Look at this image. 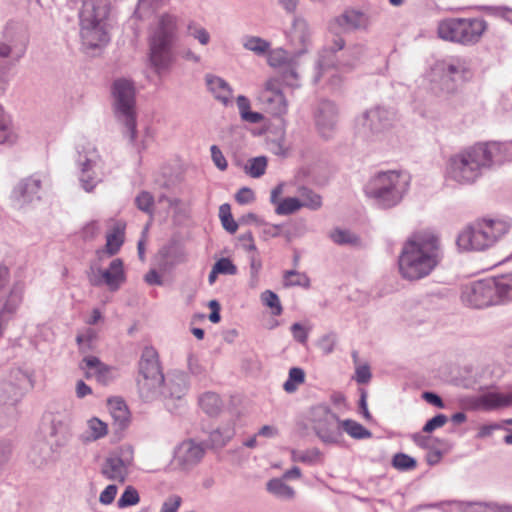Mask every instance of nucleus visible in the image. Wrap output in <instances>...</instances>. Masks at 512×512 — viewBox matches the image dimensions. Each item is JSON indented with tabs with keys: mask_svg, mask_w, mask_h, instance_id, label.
I'll list each match as a JSON object with an SVG mask.
<instances>
[{
	"mask_svg": "<svg viewBox=\"0 0 512 512\" xmlns=\"http://www.w3.org/2000/svg\"><path fill=\"white\" fill-rule=\"evenodd\" d=\"M442 257L438 236L418 233L404 244L398 260L399 271L405 279L419 280L428 276Z\"/></svg>",
	"mask_w": 512,
	"mask_h": 512,
	"instance_id": "nucleus-1",
	"label": "nucleus"
},
{
	"mask_svg": "<svg viewBox=\"0 0 512 512\" xmlns=\"http://www.w3.org/2000/svg\"><path fill=\"white\" fill-rule=\"evenodd\" d=\"M178 38V19L175 15H160L148 37V60L154 72L161 76L169 72L176 61L174 45Z\"/></svg>",
	"mask_w": 512,
	"mask_h": 512,
	"instance_id": "nucleus-2",
	"label": "nucleus"
},
{
	"mask_svg": "<svg viewBox=\"0 0 512 512\" xmlns=\"http://www.w3.org/2000/svg\"><path fill=\"white\" fill-rule=\"evenodd\" d=\"M111 95L114 116L124 126V136L140 153L147 146L144 141H137L136 89L133 81L126 78L115 79L111 86Z\"/></svg>",
	"mask_w": 512,
	"mask_h": 512,
	"instance_id": "nucleus-3",
	"label": "nucleus"
},
{
	"mask_svg": "<svg viewBox=\"0 0 512 512\" xmlns=\"http://www.w3.org/2000/svg\"><path fill=\"white\" fill-rule=\"evenodd\" d=\"M410 187L407 173L390 170L381 171L365 185V195L381 209H390L401 203Z\"/></svg>",
	"mask_w": 512,
	"mask_h": 512,
	"instance_id": "nucleus-4",
	"label": "nucleus"
},
{
	"mask_svg": "<svg viewBox=\"0 0 512 512\" xmlns=\"http://www.w3.org/2000/svg\"><path fill=\"white\" fill-rule=\"evenodd\" d=\"M110 12L108 0H83L79 12L82 44L94 49L109 42L107 19Z\"/></svg>",
	"mask_w": 512,
	"mask_h": 512,
	"instance_id": "nucleus-5",
	"label": "nucleus"
},
{
	"mask_svg": "<svg viewBox=\"0 0 512 512\" xmlns=\"http://www.w3.org/2000/svg\"><path fill=\"white\" fill-rule=\"evenodd\" d=\"M427 77L430 82V90L435 95L454 93L459 82H465L472 78L470 62L460 56H447L432 65Z\"/></svg>",
	"mask_w": 512,
	"mask_h": 512,
	"instance_id": "nucleus-6",
	"label": "nucleus"
},
{
	"mask_svg": "<svg viewBox=\"0 0 512 512\" xmlns=\"http://www.w3.org/2000/svg\"><path fill=\"white\" fill-rule=\"evenodd\" d=\"M345 45L344 38L336 35L322 50L317 61L318 75L315 81H319L330 68H352L365 57L367 52L365 45L353 44L347 48Z\"/></svg>",
	"mask_w": 512,
	"mask_h": 512,
	"instance_id": "nucleus-7",
	"label": "nucleus"
},
{
	"mask_svg": "<svg viewBox=\"0 0 512 512\" xmlns=\"http://www.w3.org/2000/svg\"><path fill=\"white\" fill-rule=\"evenodd\" d=\"M480 175V144L460 150L447 161L445 176L459 184H472Z\"/></svg>",
	"mask_w": 512,
	"mask_h": 512,
	"instance_id": "nucleus-8",
	"label": "nucleus"
},
{
	"mask_svg": "<svg viewBox=\"0 0 512 512\" xmlns=\"http://www.w3.org/2000/svg\"><path fill=\"white\" fill-rule=\"evenodd\" d=\"M138 369L137 386L140 396L145 401H152L158 397V389L164 381L159 356L153 347L146 346L143 349Z\"/></svg>",
	"mask_w": 512,
	"mask_h": 512,
	"instance_id": "nucleus-9",
	"label": "nucleus"
},
{
	"mask_svg": "<svg viewBox=\"0 0 512 512\" xmlns=\"http://www.w3.org/2000/svg\"><path fill=\"white\" fill-rule=\"evenodd\" d=\"M437 34L445 41L473 45L480 39V21L476 18H447L438 23Z\"/></svg>",
	"mask_w": 512,
	"mask_h": 512,
	"instance_id": "nucleus-10",
	"label": "nucleus"
},
{
	"mask_svg": "<svg viewBox=\"0 0 512 512\" xmlns=\"http://www.w3.org/2000/svg\"><path fill=\"white\" fill-rule=\"evenodd\" d=\"M309 420L317 437L324 444H339L342 438L341 421L326 404L310 409Z\"/></svg>",
	"mask_w": 512,
	"mask_h": 512,
	"instance_id": "nucleus-11",
	"label": "nucleus"
},
{
	"mask_svg": "<svg viewBox=\"0 0 512 512\" xmlns=\"http://www.w3.org/2000/svg\"><path fill=\"white\" fill-rule=\"evenodd\" d=\"M512 301V271L482 279V307Z\"/></svg>",
	"mask_w": 512,
	"mask_h": 512,
	"instance_id": "nucleus-12",
	"label": "nucleus"
},
{
	"mask_svg": "<svg viewBox=\"0 0 512 512\" xmlns=\"http://www.w3.org/2000/svg\"><path fill=\"white\" fill-rule=\"evenodd\" d=\"M395 120V112L391 109L376 106L366 110L360 118L358 125L365 137L378 136L388 130Z\"/></svg>",
	"mask_w": 512,
	"mask_h": 512,
	"instance_id": "nucleus-13",
	"label": "nucleus"
},
{
	"mask_svg": "<svg viewBox=\"0 0 512 512\" xmlns=\"http://www.w3.org/2000/svg\"><path fill=\"white\" fill-rule=\"evenodd\" d=\"M207 449L205 442L184 440L175 447L172 464L181 471L189 472L201 463Z\"/></svg>",
	"mask_w": 512,
	"mask_h": 512,
	"instance_id": "nucleus-14",
	"label": "nucleus"
},
{
	"mask_svg": "<svg viewBox=\"0 0 512 512\" xmlns=\"http://www.w3.org/2000/svg\"><path fill=\"white\" fill-rule=\"evenodd\" d=\"M133 461V451L130 447H121L112 452L103 462L101 474L108 480L124 483L129 467Z\"/></svg>",
	"mask_w": 512,
	"mask_h": 512,
	"instance_id": "nucleus-15",
	"label": "nucleus"
},
{
	"mask_svg": "<svg viewBox=\"0 0 512 512\" xmlns=\"http://www.w3.org/2000/svg\"><path fill=\"white\" fill-rule=\"evenodd\" d=\"M314 122L319 135L331 139L337 130L339 111L336 104L330 100H321L314 109Z\"/></svg>",
	"mask_w": 512,
	"mask_h": 512,
	"instance_id": "nucleus-16",
	"label": "nucleus"
},
{
	"mask_svg": "<svg viewBox=\"0 0 512 512\" xmlns=\"http://www.w3.org/2000/svg\"><path fill=\"white\" fill-rule=\"evenodd\" d=\"M91 270L92 272L88 274V279L92 286L97 287L105 284L110 291L114 292L126 281L124 263L120 258L113 259L108 269L102 270L98 268L97 272H94L93 267H91Z\"/></svg>",
	"mask_w": 512,
	"mask_h": 512,
	"instance_id": "nucleus-17",
	"label": "nucleus"
},
{
	"mask_svg": "<svg viewBox=\"0 0 512 512\" xmlns=\"http://www.w3.org/2000/svg\"><path fill=\"white\" fill-rule=\"evenodd\" d=\"M511 225V219L506 216L482 217V251L499 242L509 232Z\"/></svg>",
	"mask_w": 512,
	"mask_h": 512,
	"instance_id": "nucleus-18",
	"label": "nucleus"
},
{
	"mask_svg": "<svg viewBox=\"0 0 512 512\" xmlns=\"http://www.w3.org/2000/svg\"><path fill=\"white\" fill-rule=\"evenodd\" d=\"M98 159V152L90 143H88L87 146H83L82 150H78L77 162L81 169L80 182L83 189L87 192H91L101 181V179L92 172Z\"/></svg>",
	"mask_w": 512,
	"mask_h": 512,
	"instance_id": "nucleus-19",
	"label": "nucleus"
},
{
	"mask_svg": "<svg viewBox=\"0 0 512 512\" xmlns=\"http://www.w3.org/2000/svg\"><path fill=\"white\" fill-rule=\"evenodd\" d=\"M188 378L187 375L180 371H175L168 374L167 378L158 389V396L161 395L169 407L170 402L175 400H182L188 391Z\"/></svg>",
	"mask_w": 512,
	"mask_h": 512,
	"instance_id": "nucleus-20",
	"label": "nucleus"
},
{
	"mask_svg": "<svg viewBox=\"0 0 512 512\" xmlns=\"http://www.w3.org/2000/svg\"><path fill=\"white\" fill-rule=\"evenodd\" d=\"M367 25L368 17L365 13L355 9H345L331 21L330 30L336 36L340 32L347 33L364 29Z\"/></svg>",
	"mask_w": 512,
	"mask_h": 512,
	"instance_id": "nucleus-21",
	"label": "nucleus"
},
{
	"mask_svg": "<svg viewBox=\"0 0 512 512\" xmlns=\"http://www.w3.org/2000/svg\"><path fill=\"white\" fill-rule=\"evenodd\" d=\"M41 180L30 176L20 180L13 188L11 199L20 207L41 199Z\"/></svg>",
	"mask_w": 512,
	"mask_h": 512,
	"instance_id": "nucleus-22",
	"label": "nucleus"
},
{
	"mask_svg": "<svg viewBox=\"0 0 512 512\" xmlns=\"http://www.w3.org/2000/svg\"><path fill=\"white\" fill-rule=\"evenodd\" d=\"M511 160L512 143L492 141L482 146V168H492Z\"/></svg>",
	"mask_w": 512,
	"mask_h": 512,
	"instance_id": "nucleus-23",
	"label": "nucleus"
},
{
	"mask_svg": "<svg viewBox=\"0 0 512 512\" xmlns=\"http://www.w3.org/2000/svg\"><path fill=\"white\" fill-rule=\"evenodd\" d=\"M311 29L303 17H295L289 32V40L294 46V54L300 56L311 46Z\"/></svg>",
	"mask_w": 512,
	"mask_h": 512,
	"instance_id": "nucleus-24",
	"label": "nucleus"
},
{
	"mask_svg": "<svg viewBox=\"0 0 512 512\" xmlns=\"http://www.w3.org/2000/svg\"><path fill=\"white\" fill-rule=\"evenodd\" d=\"M7 70L0 68V96L4 94L7 87ZM17 135L11 123V119L0 106V144H12L16 141Z\"/></svg>",
	"mask_w": 512,
	"mask_h": 512,
	"instance_id": "nucleus-25",
	"label": "nucleus"
},
{
	"mask_svg": "<svg viewBox=\"0 0 512 512\" xmlns=\"http://www.w3.org/2000/svg\"><path fill=\"white\" fill-rule=\"evenodd\" d=\"M125 223L116 222L111 231L106 235V244L103 250H98L97 255L100 257L102 253H107L108 256L116 255L125 241Z\"/></svg>",
	"mask_w": 512,
	"mask_h": 512,
	"instance_id": "nucleus-26",
	"label": "nucleus"
},
{
	"mask_svg": "<svg viewBox=\"0 0 512 512\" xmlns=\"http://www.w3.org/2000/svg\"><path fill=\"white\" fill-rule=\"evenodd\" d=\"M205 82L208 90L214 95V97L227 105L232 96V88L230 85L221 77L207 74L205 76Z\"/></svg>",
	"mask_w": 512,
	"mask_h": 512,
	"instance_id": "nucleus-27",
	"label": "nucleus"
},
{
	"mask_svg": "<svg viewBox=\"0 0 512 512\" xmlns=\"http://www.w3.org/2000/svg\"><path fill=\"white\" fill-rule=\"evenodd\" d=\"M259 100L265 109L273 116H283L288 111V102L284 94H272L261 92Z\"/></svg>",
	"mask_w": 512,
	"mask_h": 512,
	"instance_id": "nucleus-28",
	"label": "nucleus"
},
{
	"mask_svg": "<svg viewBox=\"0 0 512 512\" xmlns=\"http://www.w3.org/2000/svg\"><path fill=\"white\" fill-rule=\"evenodd\" d=\"M512 404V392L500 393L482 390V409L493 410L508 407Z\"/></svg>",
	"mask_w": 512,
	"mask_h": 512,
	"instance_id": "nucleus-29",
	"label": "nucleus"
},
{
	"mask_svg": "<svg viewBox=\"0 0 512 512\" xmlns=\"http://www.w3.org/2000/svg\"><path fill=\"white\" fill-rule=\"evenodd\" d=\"M107 433V424L97 417H92L87 421V430L81 434L80 439L83 443L94 442L106 436Z\"/></svg>",
	"mask_w": 512,
	"mask_h": 512,
	"instance_id": "nucleus-30",
	"label": "nucleus"
},
{
	"mask_svg": "<svg viewBox=\"0 0 512 512\" xmlns=\"http://www.w3.org/2000/svg\"><path fill=\"white\" fill-rule=\"evenodd\" d=\"M461 300L468 307H480V280H474L462 286Z\"/></svg>",
	"mask_w": 512,
	"mask_h": 512,
	"instance_id": "nucleus-31",
	"label": "nucleus"
},
{
	"mask_svg": "<svg viewBox=\"0 0 512 512\" xmlns=\"http://www.w3.org/2000/svg\"><path fill=\"white\" fill-rule=\"evenodd\" d=\"M22 302V292L16 287L10 289L7 298L0 310V315L12 320Z\"/></svg>",
	"mask_w": 512,
	"mask_h": 512,
	"instance_id": "nucleus-32",
	"label": "nucleus"
},
{
	"mask_svg": "<svg viewBox=\"0 0 512 512\" xmlns=\"http://www.w3.org/2000/svg\"><path fill=\"white\" fill-rule=\"evenodd\" d=\"M242 45L246 50L253 52L257 56H265L271 48L269 41L251 35L242 38Z\"/></svg>",
	"mask_w": 512,
	"mask_h": 512,
	"instance_id": "nucleus-33",
	"label": "nucleus"
},
{
	"mask_svg": "<svg viewBox=\"0 0 512 512\" xmlns=\"http://www.w3.org/2000/svg\"><path fill=\"white\" fill-rule=\"evenodd\" d=\"M269 493L281 499H292L295 495L294 489L287 485L281 478H273L266 484Z\"/></svg>",
	"mask_w": 512,
	"mask_h": 512,
	"instance_id": "nucleus-34",
	"label": "nucleus"
},
{
	"mask_svg": "<svg viewBox=\"0 0 512 512\" xmlns=\"http://www.w3.org/2000/svg\"><path fill=\"white\" fill-rule=\"evenodd\" d=\"M110 413L119 429H124L129 423V411L124 401L115 400L109 402Z\"/></svg>",
	"mask_w": 512,
	"mask_h": 512,
	"instance_id": "nucleus-35",
	"label": "nucleus"
},
{
	"mask_svg": "<svg viewBox=\"0 0 512 512\" xmlns=\"http://www.w3.org/2000/svg\"><path fill=\"white\" fill-rule=\"evenodd\" d=\"M199 405L206 414L214 416L220 412L222 401L216 393L206 392L199 398Z\"/></svg>",
	"mask_w": 512,
	"mask_h": 512,
	"instance_id": "nucleus-36",
	"label": "nucleus"
},
{
	"mask_svg": "<svg viewBox=\"0 0 512 512\" xmlns=\"http://www.w3.org/2000/svg\"><path fill=\"white\" fill-rule=\"evenodd\" d=\"M342 429L349 436L358 440L368 439L372 436L371 431L366 429L362 424L352 419H346L341 421V430Z\"/></svg>",
	"mask_w": 512,
	"mask_h": 512,
	"instance_id": "nucleus-37",
	"label": "nucleus"
},
{
	"mask_svg": "<svg viewBox=\"0 0 512 512\" xmlns=\"http://www.w3.org/2000/svg\"><path fill=\"white\" fill-rule=\"evenodd\" d=\"M450 506L451 512H478V502H464L457 500L442 501L438 503L428 504L427 508H440L442 506Z\"/></svg>",
	"mask_w": 512,
	"mask_h": 512,
	"instance_id": "nucleus-38",
	"label": "nucleus"
},
{
	"mask_svg": "<svg viewBox=\"0 0 512 512\" xmlns=\"http://www.w3.org/2000/svg\"><path fill=\"white\" fill-rule=\"evenodd\" d=\"M280 79L286 86L298 88L300 86L298 66L295 60H292L287 66L279 70Z\"/></svg>",
	"mask_w": 512,
	"mask_h": 512,
	"instance_id": "nucleus-39",
	"label": "nucleus"
},
{
	"mask_svg": "<svg viewBox=\"0 0 512 512\" xmlns=\"http://www.w3.org/2000/svg\"><path fill=\"white\" fill-rule=\"evenodd\" d=\"M475 229L468 224L457 236L456 245L460 251H471L474 247Z\"/></svg>",
	"mask_w": 512,
	"mask_h": 512,
	"instance_id": "nucleus-40",
	"label": "nucleus"
},
{
	"mask_svg": "<svg viewBox=\"0 0 512 512\" xmlns=\"http://www.w3.org/2000/svg\"><path fill=\"white\" fill-rule=\"evenodd\" d=\"M299 196L302 207L317 210L322 205L321 196L307 187H301L299 189Z\"/></svg>",
	"mask_w": 512,
	"mask_h": 512,
	"instance_id": "nucleus-41",
	"label": "nucleus"
},
{
	"mask_svg": "<svg viewBox=\"0 0 512 512\" xmlns=\"http://www.w3.org/2000/svg\"><path fill=\"white\" fill-rule=\"evenodd\" d=\"M267 55V62L269 66L273 68H278L281 70L283 67L287 66L293 59L288 56V53L281 48L269 50Z\"/></svg>",
	"mask_w": 512,
	"mask_h": 512,
	"instance_id": "nucleus-42",
	"label": "nucleus"
},
{
	"mask_svg": "<svg viewBox=\"0 0 512 512\" xmlns=\"http://www.w3.org/2000/svg\"><path fill=\"white\" fill-rule=\"evenodd\" d=\"M304 381V370L299 367H292L289 370L288 379L283 384V389L288 393H293L297 390V386L304 383Z\"/></svg>",
	"mask_w": 512,
	"mask_h": 512,
	"instance_id": "nucleus-43",
	"label": "nucleus"
},
{
	"mask_svg": "<svg viewBox=\"0 0 512 512\" xmlns=\"http://www.w3.org/2000/svg\"><path fill=\"white\" fill-rule=\"evenodd\" d=\"M284 286H300L308 288L310 286V279L305 273H301L296 270H289L284 273Z\"/></svg>",
	"mask_w": 512,
	"mask_h": 512,
	"instance_id": "nucleus-44",
	"label": "nucleus"
},
{
	"mask_svg": "<svg viewBox=\"0 0 512 512\" xmlns=\"http://www.w3.org/2000/svg\"><path fill=\"white\" fill-rule=\"evenodd\" d=\"M267 167V158L258 156L251 158L245 166V172L253 178H259L265 174Z\"/></svg>",
	"mask_w": 512,
	"mask_h": 512,
	"instance_id": "nucleus-45",
	"label": "nucleus"
},
{
	"mask_svg": "<svg viewBox=\"0 0 512 512\" xmlns=\"http://www.w3.org/2000/svg\"><path fill=\"white\" fill-rule=\"evenodd\" d=\"M219 218L221 220L223 228L227 232L234 234L237 231L238 224L233 219L231 207L228 203H224L219 207Z\"/></svg>",
	"mask_w": 512,
	"mask_h": 512,
	"instance_id": "nucleus-46",
	"label": "nucleus"
},
{
	"mask_svg": "<svg viewBox=\"0 0 512 512\" xmlns=\"http://www.w3.org/2000/svg\"><path fill=\"white\" fill-rule=\"evenodd\" d=\"M322 458V453L318 448H312L305 451L297 452L295 450L292 451V460L302 462L305 464H315L319 462Z\"/></svg>",
	"mask_w": 512,
	"mask_h": 512,
	"instance_id": "nucleus-47",
	"label": "nucleus"
},
{
	"mask_svg": "<svg viewBox=\"0 0 512 512\" xmlns=\"http://www.w3.org/2000/svg\"><path fill=\"white\" fill-rule=\"evenodd\" d=\"M392 465L394 468L400 471L413 470L417 466L415 458L405 453H397L393 456Z\"/></svg>",
	"mask_w": 512,
	"mask_h": 512,
	"instance_id": "nucleus-48",
	"label": "nucleus"
},
{
	"mask_svg": "<svg viewBox=\"0 0 512 512\" xmlns=\"http://www.w3.org/2000/svg\"><path fill=\"white\" fill-rule=\"evenodd\" d=\"M261 300L264 305L272 309V314L274 316H280L282 314L283 308L280 303V299L275 292L271 290H265L261 294Z\"/></svg>",
	"mask_w": 512,
	"mask_h": 512,
	"instance_id": "nucleus-49",
	"label": "nucleus"
},
{
	"mask_svg": "<svg viewBox=\"0 0 512 512\" xmlns=\"http://www.w3.org/2000/svg\"><path fill=\"white\" fill-rule=\"evenodd\" d=\"M139 501L140 496L136 488L133 486H127L118 499L117 506L119 508H126L138 504Z\"/></svg>",
	"mask_w": 512,
	"mask_h": 512,
	"instance_id": "nucleus-50",
	"label": "nucleus"
},
{
	"mask_svg": "<svg viewBox=\"0 0 512 512\" xmlns=\"http://www.w3.org/2000/svg\"><path fill=\"white\" fill-rule=\"evenodd\" d=\"M302 207L299 198L296 197H287L285 198L279 205L276 207L275 212L278 215H289Z\"/></svg>",
	"mask_w": 512,
	"mask_h": 512,
	"instance_id": "nucleus-51",
	"label": "nucleus"
},
{
	"mask_svg": "<svg viewBox=\"0 0 512 512\" xmlns=\"http://www.w3.org/2000/svg\"><path fill=\"white\" fill-rule=\"evenodd\" d=\"M135 205L140 211L151 215L154 208V197L150 192L142 191L136 196Z\"/></svg>",
	"mask_w": 512,
	"mask_h": 512,
	"instance_id": "nucleus-52",
	"label": "nucleus"
},
{
	"mask_svg": "<svg viewBox=\"0 0 512 512\" xmlns=\"http://www.w3.org/2000/svg\"><path fill=\"white\" fill-rule=\"evenodd\" d=\"M233 435L234 430L232 428H226L223 431L216 429L210 433L209 439L213 447H223L227 444Z\"/></svg>",
	"mask_w": 512,
	"mask_h": 512,
	"instance_id": "nucleus-53",
	"label": "nucleus"
},
{
	"mask_svg": "<svg viewBox=\"0 0 512 512\" xmlns=\"http://www.w3.org/2000/svg\"><path fill=\"white\" fill-rule=\"evenodd\" d=\"M413 442L424 449H432L434 448V444L436 443L438 446H445L447 444L446 440L433 438L430 436L422 435L421 433H415L412 435Z\"/></svg>",
	"mask_w": 512,
	"mask_h": 512,
	"instance_id": "nucleus-54",
	"label": "nucleus"
},
{
	"mask_svg": "<svg viewBox=\"0 0 512 512\" xmlns=\"http://www.w3.org/2000/svg\"><path fill=\"white\" fill-rule=\"evenodd\" d=\"M331 239L339 245L356 244L359 240L354 233L341 229L334 230L331 233Z\"/></svg>",
	"mask_w": 512,
	"mask_h": 512,
	"instance_id": "nucleus-55",
	"label": "nucleus"
},
{
	"mask_svg": "<svg viewBox=\"0 0 512 512\" xmlns=\"http://www.w3.org/2000/svg\"><path fill=\"white\" fill-rule=\"evenodd\" d=\"M96 338V334L93 330L88 329L84 334H78L76 342L81 353H87L92 349L93 342Z\"/></svg>",
	"mask_w": 512,
	"mask_h": 512,
	"instance_id": "nucleus-56",
	"label": "nucleus"
},
{
	"mask_svg": "<svg viewBox=\"0 0 512 512\" xmlns=\"http://www.w3.org/2000/svg\"><path fill=\"white\" fill-rule=\"evenodd\" d=\"M187 30L188 34L198 40L201 45H207L210 42V34L204 27L190 23Z\"/></svg>",
	"mask_w": 512,
	"mask_h": 512,
	"instance_id": "nucleus-57",
	"label": "nucleus"
},
{
	"mask_svg": "<svg viewBox=\"0 0 512 512\" xmlns=\"http://www.w3.org/2000/svg\"><path fill=\"white\" fill-rule=\"evenodd\" d=\"M448 421V418L444 414H437L429 419L422 428V432L431 433L434 430L443 427Z\"/></svg>",
	"mask_w": 512,
	"mask_h": 512,
	"instance_id": "nucleus-58",
	"label": "nucleus"
},
{
	"mask_svg": "<svg viewBox=\"0 0 512 512\" xmlns=\"http://www.w3.org/2000/svg\"><path fill=\"white\" fill-rule=\"evenodd\" d=\"M214 267L220 274L235 275L237 274V267L229 258H220L214 264Z\"/></svg>",
	"mask_w": 512,
	"mask_h": 512,
	"instance_id": "nucleus-59",
	"label": "nucleus"
},
{
	"mask_svg": "<svg viewBox=\"0 0 512 512\" xmlns=\"http://www.w3.org/2000/svg\"><path fill=\"white\" fill-rule=\"evenodd\" d=\"M210 151H211V158H212L215 166L221 171L226 170L228 163H227L226 158L224 157L222 151L219 149V147L216 145H212L210 148Z\"/></svg>",
	"mask_w": 512,
	"mask_h": 512,
	"instance_id": "nucleus-60",
	"label": "nucleus"
},
{
	"mask_svg": "<svg viewBox=\"0 0 512 512\" xmlns=\"http://www.w3.org/2000/svg\"><path fill=\"white\" fill-rule=\"evenodd\" d=\"M182 503V498L178 495L169 496L162 504L160 512H177Z\"/></svg>",
	"mask_w": 512,
	"mask_h": 512,
	"instance_id": "nucleus-61",
	"label": "nucleus"
},
{
	"mask_svg": "<svg viewBox=\"0 0 512 512\" xmlns=\"http://www.w3.org/2000/svg\"><path fill=\"white\" fill-rule=\"evenodd\" d=\"M482 12L500 16L509 21H512V9H509L507 7L482 6Z\"/></svg>",
	"mask_w": 512,
	"mask_h": 512,
	"instance_id": "nucleus-62",
	"label": "nucleus"
},
{
	"mask_svg": "<svg viewBox=\"0 0 512 512\" xmlns=\"http://www.w3.org/2000/svg\"><path fill=\"white\" fill-rule=\"evenodd\" d=\"M96 379L103 385L109 384L113 380V370L103 363L95 373Z\"/></svg>",
	"mask_w": 512,
	"mask_h": 512,
	"instance_id": "nucleus-63",
	"label": "nucleus"
},
{
	"mask_svg": "<svg viewBox=\"0 0 512 512\" xmlns=\"http://www.w3.org/2000/svg\"><path fill=\"white\" fill-rule=\"evenodd\" d=\"M482 512H512V504H499L496 502H482Z\"/></svg>",
	"mask_w": 512,
	"mask_h": 512,
	"instance_id": "nucleus-64",
	"label": "nucleus"
}]
</instances>
